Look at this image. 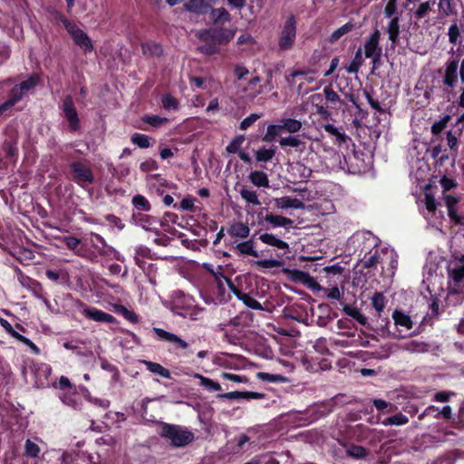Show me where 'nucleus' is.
<instances>
[{"mask_svg": "<svg viewBox=\"0 0 464 464\" xmlns=\"http://www.w3.org/2000/svg\"><path fill=\"white\" fill-rule=\"evenodd\" d=\"M237 29L226 27H214L200 30L197 36L204 44L197 50L205 55L210 56L219 53V46L227 44L235 36Z\"/></svg>", "mask_w": 464, "mask_h": 464, "instance_id": "1", "label": "nucleus"}, {"mask_svg": "<svg viewBox=\"0 0 464 464\" xmlns=\"http://www.w3.org/2000/svg\"><path fill=\"white\" fill-rule=\"evenodd\" d=\"M259 239L262 243L276 249V252L275 253L276 258L256 260L255 261V265L258 267L266 269L282 266L284 262L280 259L290 253L289 244L272 233L261 234L259 236Z\"/></svg>", "mask_w": 464, "mask_h": 464, "instance_id": "2", "label": "nucleus"}, {"mask_svg": "<svg viewBox=\"0 0 464 464\" xmlns=\"http://www.w3.org/2000/svg\"><path fill=\"white\" fill-rule=\"evenodd\" d=\"M160 435L169 439L174 447H185L194 440V434L178 425L162 423Z\"/></svg>", "mask_w": 464, "mask_h": 464, "instance_id": "3", "label": "nucleus"}, {"mask_svg": "<svg viewBox=\"0 0 464 464\" xmlns=\"http://www.w3.org/2000/svg\"><path fill=\"white\" fill-rule=\"evenodd\" d=\"M297 19L293 14H289L284 22L278 34V49L280 51L291 50L296 40Z\"/></svg>", "mask_w": 464, "mask_h": 464, "instance_id": "4", "label": "nucleus"}, {"mask_svg": "<svg viewBox=\"0 0 464 464\" xmlns=\"http://www.w3.org/2000/svg\"><path fill=\"white\" fill-rule=\"evenodd\" d=\"M459 64V56L449 59L444 64V74L442 78L443 92L447 96V101H450V96L455 95V87L458 83V69Z\"/></svg>", "mask_w": 464, "mask_h": 464, "instance_id": "5", "label": "nucleus"}, {"mask_svg": "<svg viewBox=\"0 0 464 464\" xmlns=\"http://www.w3.org/2000/svg\"><path fill=\"white\" fill-rule=\"evenodd\" d=\"M257 218L260 219V224L264 225L266 223L269 227L266 229L284 227L287 232L295 227V221L289 218L276 215L273 213H266V216L262 217V213H259Z\"/></svg>", "mask_w": 464, "mask_h": 464, "instance_id": "6", "label": "nucleus"}, {"mask_svg": "<svg viewBox=\"0 0 464 464\" xmlns=\"http://www.w3.org/2000/svg\"><path fill=\"white\" fill-rule=\"evenodd\" d=\"M62 110L72 130H78L80 128L79 117L71 96H66L63 100Z\"/></svg>", "mask_w": 464, "mask_h": 464, "instance_id": "7", "label": "nucleus"}, {"mask_svg": "<svg viewBox=\"0 0 464 464\" xmlns=\"http://www.w3.org/2000/svg\"><path fill=\"white\" fill-rule=\"evenodd\" d=\"M72 179L80 185L90 184L93 180L91 169L81 162L71 165Z\"/></svg>", "mask_w": 464, "mask_h": 464, "instance_id": "8", "label": "nucleus"}, {"mask_svg": "<svg viewBox=\"0 0 464 464\" xmlns=\"http://www.w3.org/2000/svg\"><path fill=\"white\" fill-rule=\"evenodd\" d=\"M152 331L160 341L172 343L177 350H186L188 348V343L185 340L172 333L158 327H153Z\"/></svg>", "mask_w": 464, "mask_h": 464, "instance_id": "9", "label": "nucleus"}, {"mask_svg": "<svg viewBox=\"0 0 464 464\" xmlns=\"http://www.w3.org/2000/svg\"><path fill=\"white\" fill-rule=\"evenodd\" d=\"M216 0H188L183 7L186 11L197 15H205L211 10Z\"/></svg>", "mask_w": 464, "mask_h": 464, "instance_id": "10", "label": "nucleus"}, {"mask_svg": "<svg viewBox=\"0 0 464 464\" xmlns=\"http://www.w3.org/2000/svg\"><path fill=\"white\" fill-rule=\"evenodd\" d=\"M64 25L77 44H79L82 48H84L85 51L92 50V46L91 41L83 31L77 28L74 24L69 23L68 21H64Z\"/></svg>", "mask_w": 464, "mask_h": 464, "instance_id": "11", "label": "nucleus"}, {"mask_svg": "<svg viewBox=\"0 0 464 464\" xmlns=\"http://www.w3.org/2000/svg\"><path fill=\"white\" fill-rule=\"evenodd\" d=\"M425 417L450 420L453 417L452 408L450 405H445L441 410H440L437 406L430 405L419 415V420H423Z\"/></svg>", "mask_w": 464, "mask_h": 464, "instance_id": "12", "label": "nucleus"}, {"mask_svg": "<svg viewBox=\"0 0 464 464\" xmlns=\"http://www.w3.org/2000/svg\"><path fill=\"white\" fill-rule=\"evenodd\" d=\"M266 395L263 392H240V391H234L225 393H219L217 395L218 399L220 400H239V399H246V400H260L265 399Z\"/></svg>", "mask_w": 464, "mask_h": 464, "instance_id": "13", "label": "nucleus"}, {"mask_svg": "<svg viewBox=\"0 0 464 464\" xmlns=\"http://www.w3.org/2000/svg\"><path fill=\"white\" fill-rule=\"evenodd\" d=\"M444 200L448 209V216L450 221L453 224H461L463 222L462 216L458 213L456 208V205L459 203V198L447 194L444 197Z\"/></svg>", "mask_w": 464, "mask_h": 464, "instance_id": "14", "label": "nucleus"}, {"mask_svg": "<svg viewBox=\"0 0 464 464\" xmlns=\"http://www.w3.org/2000/svg\"><path fill=\"white\" fill-rule=\"evenodd\" d=\"M449 277L453 281L452 294H460L462 292L461 283L464 279V265L460 264L453 268H448Z\"/></svg>", "mask_w": 464, "mask_h": 464, "instance_id": "15", "label": "nucleus"}, {"mask_svg": "<svg viewBox=\"0 0 464 464\" xmlns=\"http://www.w3.org/2000/svg\"><path fill=\"white\" fill-rule=\"evenodd\" d=\"M381 33L375 29L370 35V38L364 44V55L366 58L373 56L378 52L382 53V49L379 46Z\"/></svg>", "mask_w": 464, "mask_h": 464, "instance_id": "16", "label": "nucleus"}, {"mask_svg": "<svg viewBox=\"0 0 464 464\" xmlns=\"http://www.w3.org/2000/svg\"><path fill=\"white\" fill-rule=\"evenodd\" d=\"M275 206L276 208L286 209V208H295V209H304V203L296 198L290 197H282L274 199Z\"/></svg>", "mask_w": 464, "mask_h": 464, "instance_id": "17", "label": "nucleus"}, {"mask_svg": "<svg viewBox=\"0 0 464 464\" xmlns=\"http://www.w3.org/2000/svg\"><path fill=\"white\" fill-rule=\"evenodd\" d=\"M209 13V18L214 24L218 25L231 21V14L225 7L213 8Z\"/></svg>", "mask_w": 464, "mask_h": 464, "instance_id": "18", "label": "nucleus"}, {"mask_svg": "<svg viewBox=\"0 0 464 464\" xmlns=\"http://www.w3.org/2000/svg\"><path fill=\"white\" fill-rule=\"evenodd\" d=\"M139 216V221L145 229L151 231L155 230V233L158 236L160 235L158 226L161 227V224L164 223V221H160V218L149 215L140 214Z\"/></svg>", "mask_w": 464, "mask_h": 464, "instance_id": "19", "label": "nucleus"}, {"mask_svg": "<svg viewBox=\"0 0 464 464\" xmlns=\"http://www.w3.org/2000/svg\"><path fill=\"white\" fill-rule=\"evenodd\" d=\"M235 248L237 252L242 256H251L256 258L260 256L258 251L255 249V242L252 238L238 243Z\"/></svg>", "mask_w": 464, "mask_h": 464, "instance_id": "20", "label": "nucleus"}, {"mask_svg": "<svg viewBox=\"0 0 464 464\" xmlns=\"http://www.w3.org/2000/svg\"><path fill=\"white\" fill-rule=\"evenodd\" d=\"M141 49L143 54L146 56L160 57L163 54L162 46L154 41L143 43L141 44Z\"/></svg>", "mask_w": 464, "mask_h": 464, "instance_id": "21", "label": "nucleus"}, {"mask_svg": "<svg viewBox=\"0 0 464 464\" xmlns=\"http://www.w3.org/2000/svg\"><path fill=\"white\" fill-rule=\"evenodd\" d=\"M276 148L272 146L270 148H266L265 146L259 148L255 150V158L257 162H268L273 160L276 156Z\"/></svg>", "mask_w": 464, "mask_h": 464, "instance_id": "22", "label": "nucleus"}, {"mask_svg": "<svg viewBox=\"0 0 464 464\" xmlns=\"http://www.w3.org/2000/svg\"><path fill=\"white\" fill-rule=\"evenodd\" d=\"M219 329L222 332H225L227 337H229V334L227 332V326H233L235 328H245L248 326L247 317L243 315H237L234 318H231L227 324H220Z\"/></svg>", "mask_w": 464, "mask_h": 464, "instance_id": "23", "label": "nucleus"}, {"mask_svg": "<svg viewBox=\"0 0 464 464\" xmlns=\"http://www.w3.org/2000/svg\"><path fill=\"white\" fill-rule=\"evenodd\" d=\"M387 33L389 40L395 45L399 42L400 34V17L394 16L391 18V21L387 27Z\"/></svg>", "mask_w": 464, "mask_h": 464, "instance_id": "24", "label": "nucleus"}, {"mask_svg": "<svg viewBox=\"0 0 464 464\" xmlns=\"http://www.w3.org/2000/svg\"><path fill=\"white\" fill-rule=\"evenodd\" d=\"M401 348L410 353H425L429 351V343L418 341L411 340L402 344Z\"/></svg>", "mask_w": 464, "mask_h": 464, "instance_id": "25", "label": "nucleus"}, {"mask_svg": "<svg viewBox=\"0 0 464 464\" xmlns=\"http://www.w3.org/2000/svg\"><path fill=\"white\" fill-rule=\"evenodd\" d=\"M249 179L252 184L258 188H267L269 186L268 176L262 170L251 171Z\"/></svg>", "mask_w": 464, "mask_h": 464, "instance_id": "26", "label": "nucleus"}, {"mask_svg": "<svg viewBox=\"0 0 464 464\" xmlns=\"http://www.w3.org/2000/svg\"><path fill=\"white\" fill-rule=\"evenodd\" d=\"M322 128L326 132L335 137L336 142L339 145L344 144L350 140L349 137L343 131H341L338 128H336L334 125L331 123L323 124Z\"/></svg>", "mask_w": 464, "mask_h": 464, "instance_id": "27", "label": "nucleus"}, {"mask_svg": "<svg viewBox=\"0 0 464 464\" xmlns=\"http://www.w3.org/2000/svg\"><path fill=\"white\" fill-rule=\"evenodd\" d=\"M392 319L396 325L405 327L406 329H411L413 326L411 316L402 311L395 310L392 313Z\"/></svg>", "mask_w": 464, "mask_h": 464, "instance_id": "28", "label": "nucleus"}, {"mask_svg": "<svg viewBox=\"0 0 464 464\" xmlns=\"http://www.w3.org/2000/svg\"><path fill=\"white\" fill-rule=\"evenodd\" d=\"M249 233L250 228L242 222L233 224L228 229V234L233 237L246 238Z\"/></svg>", "mask_w": 464, "mask_h": 464, "instance_id": "29", "label": "nucleus"}, {"mask_svg": "<svg viewBox=\"0 0 464 464\" xmlns=\"http://www.w3.org/2000/svg\"><path fill=\"white\" fill-rule=\"evenodd\" d=\"M85 314L97 322H113L114 318L111 314H106L96 308H90L84 310Z\"/></svg>", "mask_w": 464, "mask_h": 464, "instance_id": "30", "label": "nucleus"}, {"mask_svg": "<svg viewBox=\"0 0 464 464\" xmlns=\"http://www.w3.org/2000/svg\"><path fill=\"white\" fill-rule=\"evenodd\" d=\"M141 362L146 365L147 370L150 372L158 374L163 378H170L169 371L161 364L146 360L141 361Z\"/></svg>", "mask_w": 464, "mask_h": 464, "instance_id": "31", "label": "nucleus"}, {"mask_svg": "<svg viewBox=\"0 0 464 464\" xmlns=\"http://www.w3.org/2000/svg\"><path fill=\"white\" fill-rule=\"evenodd\" d=\"M281 127L283 131H287L289 133H296L302 129V122L296 119L293 118H283L281 121Z\"/></svg>", "mask_w": 464, "mask_h": 464, "instance_id": "32", "label": "nucleus"}, {"mask_svg": "<svg viewBox=\"0 0 464 464\" xmlns=\"http://www.w3.org/2000/svg\"><path fill=\"white\" fill-rule=\"evenodd\" d=\"M343 312L345 314L354 319L361 325L365 326L367 324V317L362 314L357 307L346 304L343 307Z\"/></svg>", "mask_w": 464, "mask_h": 464, "instance_id": "33", "label": "nucleus"}, {"mask_svg": "<svg viewBox=\"0 0 464 464\" xmlns=\"http://www.w3.org/2000/svg\"><path fill=\"white\" fill-rule=\"evenodd\" d=\"M282 131L281 124H269L266 128V133L261 136V140L266 143H271Z\"/></svg>", "mask_w": 464, "mask_h": 464, "instance_id": "34", "label": "nucleus"}, {"mask_svg": "<svg viewBox=\"0 0 464 464\" xmlns=\"http://www.w3.org/2000/svg\"><path fill=\"white\" fill-rule=\"evenodd\" d=\"M118 314H121L128 323L136 324L140 322V315L132 309H129L123 304H118Z\"/></svg>", "mask_w": 464, "mask_h": 464, "instance_id": "35", "label": "nucleus"}, {"mask_svg": "<svg viewBox=\"0 0 464 464\" xmlns=\"http://www.w3.org/2000/svg\"><path fill=\"white\" fill-rule=\"evenodd\" d=\"M354 28H355V24L352 22H348V23L344 24L343 25L337 28L331 34V35L329 37V42L331 44L337 42L342 36L352 32Z\"/></svg>", "mask_w": 464, "mask_h": 464, "instance_id": "36", "label": "nucleus"}, {"mask_svg": "<svg viewBox=\"0 0 464 464\" xmlns=\"http://www.w3.org/2000/svg\"><path fill=\"white\" fill-rule=\"evenodd\" d=\"M236 296L238 300L242 301L246 306L254 310H263L262 304L248 294H246L243 291L237 292L236 293Z\"/></svg>", "mask_w": 464, "mask_h": 464, "instance_id": "37", "label": "nucleus"}, {"mask_svg": "<svg viewBox=\"0 0 464 464\" xmlns=\"http://www.w3.org/2000/svg\"><path fill=\"white\" fill-rule=\"evenodd\" d=\"M152 140L153 139L149 137L148 135L140 132H135L130 137L131 142L140 149H148L149 147H150V140Z\"/></svg>", "mask_w": 464, "mask_h": 464, "instance_id": "38", "label": "nucleus"}, {"mask_svg": "<svg viewBox=\"0 0 464 464\" xmlns=\"http://www.w3.org/2000/svg\"><path fill=\"white\" fill-rule=\"evenodd\" d=\"M372 306L380 314L383 312L386 304V299L382 293L375 292L372 297Z\"/></svg>", "mask_w": 464, "mask_h": 464, "instance_id": "39", "label": "nucleus"}, {"mask_svg": "<svg viewBox=\"0 0 464 464\" xmlns=\"http://www.w3.org/2000/svg\"><path fill=\"white\" fill-rule=\"evenodd\" d=\"M132 204L136 209L140 211L148 212L151 208L149 200L144 196L140 194L132 198Z\"/></svg>", "mask_w": 464, "mask_h": 464, "instance_id": "40", "label": "nucleus"}, {"mask_svg": "<svg viewBox=\"0 0 464 464\" xmlns=\"http://www.w3.org/2000/svg\"><path fill=\"white\" fill-rule=\"evenodd\" d=\"M142 122L150 124L152 127L159 128L169 121L168 118L158 115H144L141 118Z\"/></svg>", "mask_w": 464, "mask_h": 464, "instance_id": "41", "label": "nucleus"}, {"mask_svg": "<svg viewBox=\"0 0 464 464\" xmlns=\"http://www.w3.org/2000/svg\"><path fill=\"white\" fill-rule=\"evenodd\" d=\"M240 196L244 200H246L249 204H252L254 206L260 205V201L258 200L256 191L255 190H250L243 187L240 190Z\"/></svg>", "mask_w": 464, "mask_h": 464, "instance_id": "42", "label": "nucleus"}, {"mask_svg": "<svg viewBox=\"0 0 464 464\" xmlns=\"http://www.w3.org/2000/svg\"><path fill=\"white\" fill-rule=\"evenodd\" d=\"M279 145L282 148H285L286 146L293 147V148H299L300 146H304V142L302 141L299 139V136H288L284 137L279 140Z\"/></svg>", "mask_w": 464, "mask_h": 464, "instance_id": "43", "label": "nucleus"}, {"mask_svg": "<svg viewBox=\"0 0 464 464\" xmlns=\"http://www.w3.org/2000/svg\"><path fill=\"white\" fill-rule=\"evenodd\" d=\"M347 454L353 459H362L367 456L368 450L360 445H351L347 450Z\"/></svg>", "mask_w": 464, "mask_h": 464, "instance_id": "44", "label": "nucleus"}, {"mask_svg": "<svg viewBox=\"0 0 464 464\" xmlns=\"http://www.w3.org/2000/svg\"><path fill=\"white\" fill-rule=\"evenodd\" d=\"M435 4V0L421 3L414 12V17L418 20L424 18L431 10V6Z\"/></svg>", "mask_w": 464, "mask_h": 464, "instance_id": "45", "label": "nucleus"}, {"mask_svg": "<svg viewBox=\"0 0 464 464\" xmlns=\"http://www.w3.org/2000/svg\"><path fill=\"white\" fill-rule=\"evenodd\" d=\"M161 103L167 111H176L179 109V101L171 94H165L161 98Z\"/></svg>", "mask_w": 464, "mask_h": 464, "instance_id": "46", "label": "nucleus"}, {"mask_svg": "<svg viewBox=\"0 0 464 464\" xmlns=\"http://www.w3.org/2000/svg\"><path fill=\"white\" fill-rule=\"evenodd\" d=\"M41 452L40 447L31 440H26L24 443V455L29 458H37Z\"/></svg>", "mask_w": 464, "mask_h": 464, "instance_id": "47", "label": "nucleus"}, {"mask_svg": "<svg viewBox=\"0 0 464 464\" xmlns=\"http://www.w3.org/2000/svg\"><path fill=\"white\" fill-rule=\"evenodd\" d=\"M379 255H378V251L375 250L374 253H372V251H370L369 253H367L364 257L362 259V266L364 268H372V267H375L376 265L378 264L379 262Z\"/></svg>", "mask_w": 464, "mask_h": 464, "instance_id": "48", "label": "nucleus"}, {"mask_svg": "<svg viewBox=\"0 0 464 464\" xmlns=\"http://www.w3.org/2000/svg\"><path fill=\"white\" fill-rule=\"evenodd\" d=\"M408 422H409V418L401 412L397 413L395 415H392L391 417H388L383 420V424H385V425H395V426L404 425Z\"/></svg>", "mask_w": 464, "mask_h": 464, "instance_id": "49", "label": "nucleus"}, {"mask_svg": "<svg viewBox=\"0 0 464 464\" xmlns=\"http://www.w3.org/2000/svg\"><path fill=\"white\" fill-rule=\"evenodd\" d=\"M363 63V59L362 57L361 49H358L355 53V55L353 59V61L350 63L349 66L346 68V71L349 73H357L360 67L362 66Z\"/></svg>", "mask_w": 464, "mask_h": 464, "instance_id": "50", "label": "nucleus"}, {"mask_svg": "<svg viewBox=\"0 0 464 464\" xmlns=\"http://www.w3.org/2000/svg\"><path fill=\"white\" fill-rule=\"evenodd\" d=\"M245 140V136L240 134L237 135L230 143L227 146L226 150L228 153L235 154L240 150V148Z\"/></svg>", "mask_w": 464, "mask_h": 464, "instance_id": "51", "label": "nucleus"}, {"mask_svg": "<svg viewBox=\"0 0 464 464\" xmlns=\"http://www.w3.org/2000/svg\"><path fill=\"white\" fill-rule=\"evenodd\" d=\"M450 118V115L447 114L444 117H442L440 121H435L431 125V133L435 136L440 134L447 127Z\"/></svg>", "mask_w": 464, "mask_h": 464, "instance_id": "52", "label": "nucleus"}, {"mask_svg": "<svg viewBox=\"0 0 464 464\" xmlns=\"http://www.w3.org/2000/svg\"><path fill=\"white\" fill-rule=\"evenodd\" d=\"M39 82V76L37 74L31 75L27 80L22 82L17 85L23 92H27L34 88Z\"/></svg>", "mask_w": 464, "mask_h": 464, "instance_id": "53", "label": "nucleus"}, {"mask_svg": "<svg viewBox=\"0 0 464 464\" xmlns=\"http://www.w3.org/2000/svg\"><path fill=\"white\" fill-rule=\"evenodd\" d=\"M25 94V92H23L22 90L15 86L10 92L9 99L5 102V104H8V108L11 109L17 102L22 100L23 96Z\"/></svg>", "mask_w": 464, "mask_h": 464, "instance_id": "54", "label": "nucleus"}, {"mask_svg": "<svg viewBox=\"0 0 464 464\" xmlns=\"http://www.w3.org/2000/svg\"><path fill=\"white\" fill-rule=\"evenodd\" d=\"M200 384L209 392H218L221 390V386L218 382L209 379L208 377L200 376Z\"/></svg>", "mask_w": 464, "mask_h": 464, "instance_id": "55", "label": "nucleus"}, {"mask_svg": "<svg viewBox=\"0 0 464 464\" xmlns=\"http://www.w3.org/2000/svg\"><path fill=\"white\" fill-rule=\"evenodd\" d=\"M397 0H388L384 8V15L387 18H392L397 15Z\"/></svg>", "mask_w": 464, "mask_h": 464, "instance_id": "56", "label": "nucleus"}, {"mask_svg": "<svg viewBox=\"0 0 464 464\" xmlns=\"http://www.w3.org/2000/svg\"><path fill=\"white\" fill-rule=\"evenodd\" d=\"M260 115L257 113H251L249 116L245 118L239 124V129L242 130H246L250 128L258 119Z\"/></svg>", "mask_w": 464, "mask_h": 464, "instance_id": "57", "label": "nucleus"}, {"mask_svg": "<svg viewBox=\"0 0 464 464\" xmlns=\"http://www.w3.org/2000/svg\"><path fill=\"white\" fill-rule=\"evenodd\" d=\"M395 344H385L381 347L380 351H377V358L379 359H387L390 355L394 353Z\"/></svg>", "mask_w": 464, "mask_h": 464, "instance_id": "58", "label": "nucleus"}, {"mask_svg": "<svg viewBox=\"0 0 464 464\" xmlns=\"http://www.w3.org/2000/svg\"><path fill=\"white\" fill-rule=\"evenodd\" d=\"M221 378L224 380H227V381H231V382H238V383H245V382H248V379L246 376H242V375H238V374H235V373H231V372H226L221 373Z\"/></svg>", "mask_w": 464, "mask_h": 464, "instance_id": "59", "label": "nucleus"}, {"mask_svg": "<svg viewBox=\"0 0 464 464\" xmlns=\"http://www.w3.org/2000/svg\"><path fill=\"white\" fill-rule=\"evenodd\" d=\"M439 8L442 10L444 15L449 16L454 14V8L451 0H440Z\"/></svg>", "mask_w": 464, "mask_h": 464, "instance_id": "60", "label": "nucleus"}, {"mask_svg": "<svg viewBox=\"0 0 464 464\" xmlns=\"http://www.w3.org/2000/svg\"><path fill=\"white\" fill-rule=\"evenodd\" d=\"M440 186L444 191L450 190L458 186L457 181L454 179L443 176L440 180Z\"/></svg>", "mask_w": 464, "mask_h": 464, "instance_id": "61", "label": "nucleus"}, {"mask_svg": "<svg viewBox=\"0 0 464 464\" xmlns=\"http://www.w3.org/2000/svg\"><path fill=\"white\" fill-rule=\"evenodd\" d=\"M159 165L156 160L152 159L146 160L145 161L141 162L140 165V169L143 172H149L152 170L158 169Z\"/></svg>", "mask_w": 464, "mask_h": 464, "instance_id": "62", "label": "nucleus"}, {"mask_svg": "<svg viewBox=\"0 0 464 464\" xmlns=\"http://www.w3.org/2000/svg\"><path fill=\"white\" fill-rule=\"evenodd\" d=\"M178 215L172 212H165L162 218H160V221H164V223L161 224V227H163L165 230L166 227L169 226V223L171 222L173 224L177 223L178 220Z\"/></svg>", "mask_w": 464, "mask_h": 464, "instance_id": "63", "label": "nucleus"}, {"mask_svg": "<svg viewBox=\"0 0 464 464\" xmlns=\"http://www.w3.org/2000/svg\"><path fill=\"white\" fill-rule=\"evenodd\" d=\"M449 41L450 44H456L459 36V30L458 24L453 23L449 28Z\"/></svg>", "mask_w": 464, "mask_h": 464, "instance_id": "64", "label": "nucleus"}]
</instances>
